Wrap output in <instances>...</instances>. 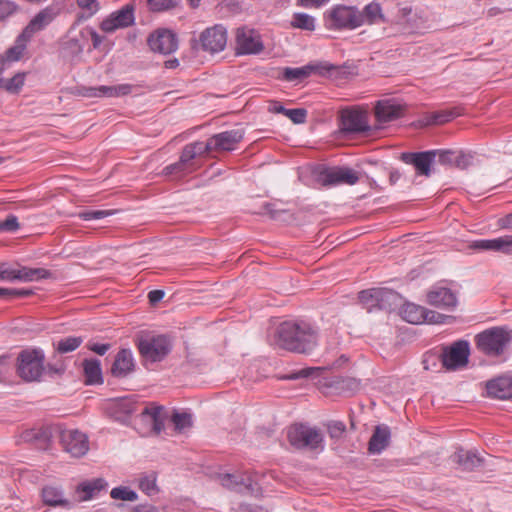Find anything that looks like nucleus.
Returning a JSON list of instances; mask_svg holds the SVG:
<instances>
[{"label":"nucleus","instance_id":"obj_19","mask_svg":"<svg viewBox=\"0 0 512 512\" xmlns=\"http://www.w3.org/2000/svg\"><path fill=\"white\" fill-rule=\"evenodd\" d=\"M404 110V106L395 100L385 99L376 102L374 114L379 123H387L403 116Z\"/></svg>","mask_w":512,"mask_h":512},{"label":"nucleus","instance_id":"obj_47","mask_svg":"<svg viewBox=\"0 0 512 512\" xmlns=\"http://www.w3.org/2000/svg\"><path fill=\"white\" fill-rule=\"evenodd\" d=\"M499 237L495 239L477 240L471 244V248L477 250H491L498 252Z\"/></svg>","mask_w":512,"mask_h":512},{"label":"nucleus","instance_id":"obj_37","mask_svg":"<svg viewBox=\"0 0 512 512\" xmlns=\"http://www.w3.org/2000/svg\"><path fill=\"white\" fill-rule=\"evenodd\" d=\"M221 485L228 489H235L239 492L252 489V482L246 483L243 478L238 480V477L233 474H224L220 477Z\"/></svg>","mask_w":512,"mask_h":512},{"label":"nucleus","instance_id":"obj_15","mask_svg":"<svg viewBox=\"0 0 512 512\" xmlns=\"http://www.w3.org/2000/svg\"><path fill=\"white\" fill-rule=\"evenodd\" d=\"M242 129H233L216 134L206 142L209 152L212 151H231L243 139Z\"/></svg>","mask_w":512,"mask_h":512},{"label":"nucleus","instance_id":"obj_30","mask_svg":"<svg viewBox=\"0 0 512 512\" xmlns=\"http://www.w3.org/2000/svg\"><path fill=\"white\" fill-rule=\"evenodd\" d=\"M85 383L88 385L103 382L101 363L98 359H85L82 363Z\"/></svg>","mask_w":512,"mask_h":512},{"label":"nucleus","instance_id":"obj_51","mask_svg":"<svg viewBox=\"0 0 512 512\" xmlns=\"http://www.w3.org/2000/svg\"><path fill=\"white\" fill-rule=\"evenodd\" d=\"M20 225L15 215H9L5 220L0 221V231L14 232Z\"/></svg>","mask_w":512,"mask_h":512},{"label":"nucleus","instance_id":"obj_7","mask_svg":"<svg viewBox=\"0 0 512 512\" xmlns=\"http://www.w3.org/2000/svg\"><path fill=\"white\" fill-rule=\"evenodd\" d=\"M227 44V31L222 25H214L206 28L199 36L198 40L192 41V48L198 46L205 52L211 54L221 52Z\"/></svg>","mask_w":512,"mask_h":512},{"label":"nucleus","instance_id":"obj_10","mask_svg":"<svg viewBox=\"0 0 512 512\" xmlns=\"http://www.w3.org/2000/svg\"><path fill=\"white\" fill-rule=\"evenodd\" d=\"M359 172L349 167L325 168L318 174V182L323 186L354 185L359 180Z\"/></svg>","mask_w":512,"mask_h":512},{"label":"nucleus","instance_id":"obj_9","mask_svg":"<svg viewBox=\"0 0 512 512\" xmlns=\"http://www.w3.org/2000/svg\"><path fill=\"white\" fill-rule=\"evenodd\" d=\"M469 354V343L466 340H459L449 347H444L439 359L447 370H457L467 365Z\"/></svg>","mask_w":512,"mask_h":512},{"label":"nucleus","instance_id":"obj_2","mask_svg":"<svg viewBox=\"0 0 512 512\" xmlns=\"http://www.w3.org/2000/svg\"><path fill=\"white\" fill-rule=\"evenodd\" d=\"M287 439L297 450L320 453L324 450V436L322 432L305 424L291 425L287 430Z\"/></svg>","mask_w":512,"mask_h":512},{"label":"nucleus","instance_id":"obj_64","mask_svg":"<svg viewBox=\"0 0 512 512\" xmlns=\"http://www.w3.org/2000/svg\"><path fill=\"white\" fill-rule=\"evenodd\" d=\"M133 512H159L158 509L152 505H137L133 508Z\"/></svg>","mask_w":512,"mask_h":512},{"label":"nucleus","instance_id":"obj_5","mask_svg":"<svg viewBox=\"0 0 512 512\" xmlns=\"http://www.w3.org/2000/svg\"><path fill=\"white\" fill-rule=\"evenodd\" d=\"M312 72L334 79L346 78L348 74L346 67H339L324 63L319 65H308L300 68H285L283 77L287 81L302 80L310 76Z\"/></svg>","mask_w":512,"mask_h":512},{"label":"nucleus","instance_id":"obj_23","mask_svg":"<svg viewBox=\"0 0 512 512\" xmlns=\"http://www.w3.org/2000/svg\"><path fill=\"white\" fill-rule=\"evenodd\" d=\"M135 369L133 354L130 349H121L115 356L114 363L111 368L113 376L118 378L126 377Z\"/></svg>","mask_w":512,"mask_h":512},{"label":"nucleus","instance_id":"obj_20","mask_svg":"<svg viewBox=\"0 0 512 512\" xmlns=\"http://www.w3.org/2000/svg\"><path fill=\"white\" fill-rule=\"evenodd\" d=\"M436 151H425L419 153H402L401 160L406 164H412L417 172L424 176H430L431 164L436 156Z\"/></svg>","mask_w":512,"mask_h":512},{"label":"nucleus","instance_id":"obj_12","mask_svg":"<svg viewBox=\"0 0 512 512\" xmlns=\"http://www.w3.org/2000/svg\"><path fill=\"white\" fill-rule=\"evenodd\" d=\"M60 442L64 450L73 457L84 456L89 450L87 436L77 429H65L60 432Z\"/></svg>","mask_w":512,"mask_h":512},{"label":"nucleus","instance_id":"obj_16","mask_svg":"<svg viewBox=\"0 0 512 512\" xmlns=\"http://www.w3.org/2000/svg\"><path fill=\"white\" fill-rule=\"evenodd\" d=\"M259 34L254 30L240 28L236 34L237 54H258L263 50Z\"/></svg>","mask_w":512,"mask_h":512},{"label":"nucleus","instance_id":"obj_29","mask_svg":"<svg viewBox=\"0 0 512 512\" xmlns=\"http://www.w3.org/2000/svg\"><path fill=\"white\" fill-rule=\"evenodd\" d=\"M390 430L387 426H377L369 441L368 450L372 454H378L389 444Z\"/></svg>","mask_w":512,"mask_h":512},{"label":"nucleus","instance_id":"obj_55","mask_svg":"<svg viewBox=\"0 0 512 512\" xmlns=\"http://www.w3.org/2000/svg\"><path fill=\"white\" fill-rule=\"evenodd\" d=\"M16 10V5L7 0H0V20L13 14Z\"/></svg>","mask_w":512,"mask_h":512},{"label":"nucleus","instance_id":"obj_31","mask_svg":"<svg viewBox=\"0 0 512 512\" xmlns=\"http://www.w3.org/2000/svg\"><path fill=\"white\" fill-rule=\"evenodd\" d=\"M427 309L422 306L408 303L402 309L403 319L411 324H421L426 322Z\"/></svg>","mask_w":512,"mask_h":512},{"label":"nucleus","instance_id":"obj_62","mask_svg":"<svg viewBox=\"0 0 512 512\" xmlns=\"http://www.w3.org/2000/svg\"><path fill=\"white\" fill-rule=\"evenodd\" d=\"M267 109L270 113H286V108L277 101H270Z\"/></svg>","mask_w":512,"mask_h":512},{"label":"nucleus","instance_id":"obj_42","mask_svg":"<svg viewBox=\"0 0 512 512\" xmlns=\"http://www.w3.org/2000/svg\"><path fill=\"white\" fill-rule=\"evenodd\" d=\"M47 370L50 374L62 375L66 370V364L64 358L61 356V353H57L55 350L52 357L51 362L47 364Z\"/></svg>","mask_w":512,"mask_h":512},{"label":"nucleus","instance_id":"obj_24","mask_svg":"<svg viewBox=\"0 0 512 512\" xmlns=\"http://www.w3.org/2000/svg\"><path fill=\"white\" fill-rule=\"evenodd\" d=\"M132 85L119 84L114 86H99L85 88L84 96L87 97H119L130 94Z\"/></svg>","mask_w":512,"mask_h":512},{"label":"nucleus","instance_id":"obj_56","mask_svg":"<svg viewBox=\"0 0 512 512\" xmlns=\"http://www.w3.org/2000/svg\"><path fill=\"white\" fill-rule=\"evenodd\" d=\"M361 387L360 380L356 378H346L342 380L341 388L343 390L349 391L351 393H354L358 391Z\"/></svg>","mask_w":512,"mask_h":512},{"label":"nucleus","instance_id":"obj_14","mask_svg":"<svg viewBox=\"0 0 512 512\" xmlns=\"http://www.w3.org/2000/svg\"><path fill=\"white\" fill-rule=\"evenodd\" d=\"M134 6L127 4L121 9L111 13L100 25L101 30L112 33L117 29H123L134 24Z\"/></svg>","mask_w":512,"mask_h":512},{"label":"nucleus","instance_id":"obj_18","mask_svg":"<svg viewBox=\"0 0 512 512\" xmlns=\"http://www.w3.org/2000/svg\"><path fill=\"white\" fill-rule=\"evenodd\" d=\"M148 45L154 52L170 54L177 49L178 41L176 35L170 30H159L148 38Z\"/></svg>","mask_w":512,"mask_h":512},{"label":"nucleus","instance_id":"obj_40","mask_svg":"<svg viewBox=\"0 0 512 512\" xmlns=\"http://www.w3.org/2000/svg\"><path fill=\"white\" fill-rule=\"evenodd\" d=\"M171 422L174 424L175 430L179 433L191 428L193 424L191 415L185 412H174L171 417Z\"/></svg>","mask_w":512,"mask_h":512},{"label":"nucleus","instance_id":"obj_22","mask_svg":"<svg viewBox=\"0 0 512 512\" xmlns=\"http://www.w3.org/2000/svg\"><path fill=\"white\" fill-rule=\"evenodd\" d=\"M487 394L495 399L506 400L512 398V377L500 376L486 384Z\"/></svg>","mask_w":512,"mask_h":512},{"label":"nucleus","instance_id":"obj_35","mask_svg":"<svg viewBox=\"0 0 512 512\" xmlns=\"http://www.w3.org/2000/svg\"><path fill=\"white\" fill-rule=\"evenodd\" d=\"M141 416L144 421L151 424L153 431L156 434H159L164 428L163 418L161 416V408L153 407V408H144L141 412Z\"/></svg>","mask_w":512,"mask_h":512},{"label":"nucleus","instance_id":"obj_26","mask_svg":"<svg viewBox=\"0 0 512 512\" xmlns=\"http://www.w3.org/2000/svg\"><path fill=\"white\" fill-rule=\"evenodd\" d=\"M106 487L107 482L103 478H96L80 483L76 488V493L80 501H87L98 495Z\"/></svg>","mask_w":512,"mask_h":512},{"label":"nucleus","instance_id":"obj_61","mask_svg":"<svg viewBox=\"0 0 512 512\" xmlns=\"http://www.w3.org/2000/svg\"><path fill=\"white\" fill-rule=\"evenodd\" d=\"M165 293L162 290H152L148 293V299L151 304H156L163 299Z\"/></svg>","mask_w":512,"mask_h":512},{"label":"nucleus","instance_id":"obj_11","mask_svg":"<svg viewBox=\"0 0 512 512\" xmlns=\"http://www.w3.org/2000/svg\"><path fill=\"white\" fill-rule=\"evenodd\" d=\"M328 23L330 28H357L361 26L360 11L355 7L338 6L330 12Z\"/></svg>","mask_w":512,"mask_h":512},{"label":"nucleus","instance_id":"obj_21","mask_svg":"<svg viewBox=\"0 0 512 512\" xmlns=\"http://www.w3.org/2000/svg\"><path fill=\"white\" fill-rule=\"evenodd\" d=\"M427 302L438 308L453 309L457 305V297L449 288L435 287L427 293Z\"/></svg>","mask_w":512,"mask_h":512},{"label":"nucleus","instance_id":"obj_57","mask_svg":"<svg viewBox=\"0 0 512 512\" xmlns=\"http://www.w3.org/2000/svg\"><path fill=\"white\" fill-rule=\"evenodd\" d=\"M452 319H453L452 316L443 315V314H440V313H437L434 311H429V310L427 311L426 322H428V323L438 324V323H444L447 320H452Z\"/></svg>","mask_w":512,"mask_h":512},{"label":"nucleus","instance_id":"obj_4","mask_svg":"<svg viewBox=\"0 0 512 512\" xmlns=\"http://www.w3.org/2000/svg\"><path fill=\"white\" fill-rule=\"evenodd\" d=\"M45 356L41 350H24L18 356V375L27 382L37 381L44 371Z\"/></svg>","mask_w":512,"mask_h":512},{"label":"nucleus","instance_id":"obj_1","mask_svg":"<svg viewBox=\"0 0 512 512\" xmlns=\"http://www.w3.org/2000/svg\"><path fill=\"white\" fill-rule=\"evenodd\" d=\"M275 342L291 352L309 353L317 344V331L306 321H285L277 327Z\"/></svg>","mask_w":512,"mask_h":512},{"label":"nucleus","instance_id":"obj_8","mask_svg":"<svg viewBox=\"0 0 512 512\" xmlns=\"http://www.w3.org/2000/svg\"><path fill=\"white\" fill-rule=\"evenodd\" d=\"M340 118V129L343 134L369 133L372 130L369 125L368 113L363 109H345L341 112Z\"/></svg>","mask_w":512,"mask_h":512},{"label":"nucleus","instance_id":"obj_43","mask_svg":"<svg viewBox=\"0 0 512 512\" xmlns=\"http://www.w3.org/2000/svg\"><path fill=\"white\" fill-rule=\"evenodd\" d=\"M180 0H147L148 9L152 12H162L175 8Z\"/></svg>","mask_w":512,"mask_h":512},{"label":"nucleus","instance_id":"obj_53","mask_svg":"<svg viewBox=\"0 0 512 512\" xmlns=\"http://www.w3.org/2000/svg\"><path fill=\"white\" fill-rule=\"evenodd\" d=\"M110 214H111L110 211L94 210V211L81 212L79 214V217L85 221H90V220H95V219H102Z\"/></svg>","mask_w":512,"mask_h":512},{"label":"nucleus","instance_id":"obj_34","mask_svg":"<svg viewBox=\"0 0 512 512\" xmlns=\"http://www.w3.org/2000/svg\"><path fill=\"white\" fill-rule=\"evenodd\" d=\"M397 23L406 30H413L419 28L423 20L413 13L410 7H403L399 9Z\"/></svg>","mask_w":512,"mask_h":512},{"label":"nucleus","instance_id":"obj_44","mask_svg":"<svg viewBox=\"0 0 512 512\" xmlns=\"http://www.w3.org/2000/svg\"><path fill=\"white\" fill-rule=\"evenodd\" d=\"M110 496L113 499L123 500V501H135L137 500V494L133 490L128 487H116L113 488L110 492Z\"/></svg>","mask_w":512,"mask_h":512},{"label":"nucleus","instance_id":"obj_17","mask_svg":"<svg viewBox=\"0 0 512 512\" xmlns=\"http://www.w3.org/2000/svg\"><path fill=\"white\" fill-rule=\"evenodd\" d=\"M205 153H210L206 143L197 141L188 144L183 148L179 161L165 167L164 173L166 175H170L175 172L183 171L187 164L196 156L203 155Z\"/></svg>","mask_w":512,"mask_h":512},{"label":"nucleus","instance_id":"obj_25","mask_svg":"<svg viewBox=\"0 0 512 512\" xmlns=\"http://www.w3.org/2000/svg\"><path fill=\"white\" fill-rule=\"evenodd\" d=\"M452 461L465 471H473L482 466L483 458L476 451L458 449L452 456Z\"/></svg>","mask_w":512,"mask_h":512},{"label":"nucleus","instance_id":"obj_48","mask_svg":"<svg viewBox=\"0 0 512 512\" xmlns=\"http://www.w3.org/2000/svg\"><path fill=\"white\" fill-rule=\"evenodd\" d=\"M375 296V288L363 290L359 293V300L366 306L368 312H371L374 308H376V306H372V304H375Z\"/></svg>","mask_w":512,"mask_h":512},{"label":"nucleus","instance_id":"obj_36","mask_svg":"<svg viewBox=\"0 0 512 512\" xmlns=\"http://www.w3.org/2000/svg\"><path fill=\"white\" fill-rule=\"evenodd\" d=\"M30 40L31 39L29 37L24 36V33H21L17 37L15 45L10 47L3 55L5 62L8 64L14 61H18L26 49L27 42H29Z\"/></svg>","mask_w":512,"mask_h":512},{"label":"nucleus","instance_id":"obj_45","mask_svg":"<svg viewBox=\"0 0 512 512\" xmlns=\"http://www.w3.org/2000/svg\"><path fill=\"white\" fill-rule=\"evenodd\" d=\"M50 436H51V434L47 429H41L38 431H34V430L25 431L21 435V438L23 441H26V442L37 441V440H43L46 442L50 439Z\"/></svg>","mask_w":512,"mask_h":512},{"label":"nucleus","instance_id":"obj_49","mask_svg":"<svg viewBox=\"0 0 512 512\" xmlns=\"http://www.w3.org/2000/svg\"><path fill=\"white\" fill-rule=\"evenodd\" d=\"M473 161L472 153L458 152L454 156V166L460 169L468 168Z\"/></svg>","mask_w":512,"mask_h":512},{"label":"nucleus","instance_id":"obj_50","mask_svg":"<svg viewBox=\"0 0 512 512\" xmlns=\"http://www.w3.org/2000/svg\"><path fill=\"white\" fill-rule=\"evenodd\" d=\"M285 116L295 124H302L306 120L307 111L303 108L286 109Z\"/></svg>","mask_w":512,"mask_h":512},{"label":"nucleus","instance_id":"obj_60","mask_svg":"<svg viewBox=\"0 0 512 512\" xmlns=\"http://www.w3.org/2000/svg\"><path fill=\"white\" fill-rule=\"evenodd\" d=\"M454 117L452 112L448 113H437L433 116V121L436 124H444L450 121Z\"/></svg>","mask_w":512,"mask_h":512},{"label":"nucleus","instance_id":"obj_3","mask_svg":"<svg viewBox=\"0 0 512 512\" xmlns=\"http://www.w3.org/2000/svg\"><path fill=\"white\" fill-rule=\"evenodd\" d=\"M512 341V330L503 327L487 329L475 337L477 348L487 356L502 355Z\"/></svg>","mask_w":512,"mask_h":512},{"label":"nucleus","instance_id":"obj_54","mask_svg":"<svg viewBox=\"0 0 512 512\" xmlns=\"http://www.w3.org/2000/svg\"><path fill=\"white\" fill-rule=\"evenodd\" d=\"M345 429L346 427L341 421H332L328 424V432L331 438H339Z\"/></svg>","mask_w":512,"mask_h":512},{"label":"nucleus","instance_id":"obj_32","mask_svg":"<svg viewBox=\"0 0 512 512\" xmlns=\"http://www.w3.org/2000/svg\"><path fill=\"white\" fill-rule=\"evenodd\" d=\"M43 502L48 506H62L69 505V501L64 498L63 492L56 486H45L42 489Z\"/></svg>","mask_w":512,"mask_h":512},{"label":"nucleus","instance_id":"obj_41","mask_svg":"<svg viewBox=\"0 0 512 512\" xmlns=\"http://www.w3.org/2000/svg\"><path fill=\"white\" fill-rule=\"evenodd\" d=\"M291 24L295 28L308 31H313L315 28L314 18L305 13H296Z\"/></svg>","mask_w":512,"mask_h":512},{"label":"nucleus","instance_id":"obj_39","mask_svg":"<svg viewBox=\"0 0 512 512\" xmlns=\"http://www.w3.org/2000/svg\"><path fill=\"white\" fill-rule=\"evenodd\" d=\"M83 342L82 337L70 336L61 339L56 344L57 353H68L76 350Z\"/></svg>","mask_w":512,"mask_h":512},{"label":"nucleus","instance_id":"obj_46","mask_svg":"<svg viewBox=\"0 0 512 512\" xmlns=\"http://www.w3.org/2000/svg\"><path fill=\"white\" fill-rule=\"evenodd\" d=\"M139 488L148 496L155 495L158 492L156 477L151 475L142 478L139 483Z\"/></svg>","mask_w":512,"mask_h":512},{"label":"nucleus","instance_id":"obj_63","mask_svg":"<svg viewBox=\"0 0 512 512\" xmlns=\"http://www.w3.org/2000/svg\"><path fill=\"white\" fill-rule=\"evenodd\" d=\"M89 349L95 353H97L98 355H104L109 349H110V344L106 343V344H92L89 346Z\"/></svg>","mask_w":512,"mask_h":512},{"label":"nucleus","instance_id":"obj_33","mask_svg":"<svg viewBox=\"0 0 512 512\" xmlns=\"http://www.w3.org/2000/svg\"><path fill=\"white\" fill-rule=\"evenodd\" d=\"M361 25L363 24H378L385 21L384 15L380 4L377 2H371L366 5L363 11L360 12Z\"/></svg>","mask_w":512,"mask_h":512},{"label":"nucleus","instance_id":"obj_58","mask_svg":"<svg viewBox=\"0 0 512 512\" xmlns=\"http://www.w3.org/2000/svg\"><path fill=\"white\" fill-rule=\"evenodd\" d=\"M439 162L444 165H454L455 152L452 151H441L438 154Z\"/></svg>","mask_w":512,"mask_h":512},{"label":"nucleus","instance_id":"obj_27","mask_svg":"<svg viewBox=\"0 0 512 512\" xmlns=\"http://www.w3.org/2000/svg\"><path fill=\"white\" fill-rule=\"evenodd\" d=\"M375 294V304H372V306H376L380 310H391L399 304V294L391 289L375 288Z\"/></svg>","mask_w":512,"mask_h":512},{"label":"nucleus","instance_id":"obj_28","mask_svg":"<svg viewBox=\"0 0 512 512\" xmlns=\"http://www.w3.org/2000/svg\"><path fill=\"white\" fill-rule=\"evenodd\" d=\"M53 17V13L50 9L40 11L24 28L22 33H24L25 37L31 39L36 32L44 29L53 20Z\"/></svg>","mask_w":512,"mask_h":512},{"label":"nucleus","instance_id":"obj_38","mask_svg":"<svg viewBox=\"0 0 512 512\" xmlns=\"http://www.w3.org/2000/svg\"><path fill=\"white\" fill-rule=\"evenodd\" d=\"M25 73H17L10 79H0V89H5L9 93H18L24 85Z\"/></svg>","mask_w":512,"mask_h":512},{"label":"nucleus","instance_id":"obj_59","mask_svg":"<svg viewBox=\"0 0 512 512\" xmlns=\"http://www.w3.org/2000/svg\"><path fill=\"white\" fill-rule=\"evenodd\" d=\"M319 368H304L299 370L298 372L289 376V379H298V378H307L311 376L313 373L318 372Z\"/></svg>","mask_w":512,"mask_h":512},{"label":"nucleus","instance_id":"obj_52","mask_svg":"<svg viewBox=\"0 0 512 512\" xmlns=\"http://www.w3.org/2000/svg\"><path fill=\"white\" fill-rule=\"evenodd\" d=\"M498 252L512 255V235L499 237Z\"/></svg>","mask_w":512,"mask_h":512},{"label":"nucleus","instance_id":"obj_6","mask_svg":"<svg viewBox=\"0 0 512 512\" xmlns=\"http://www.w3.org/2000/svg\"><path fill=\"white\" fill-rule=\"evenodd\" d=\"M140 355L147 361H162L171 351V342L164 335L141 338L137 344Z\"/></svg>","mask_w":512,"mask_h":512},{"label":"nucleus","instance_id":"obj_13","mask_svg":"<svg viewBox=\"0 0 512 512\" xmlns=\"http://www.w3.org/2000/svg\"><path fill=\"white\" fill-rule=\"evenodd\" d=\"M50 273L42 268L21 267L18 269L7 267L5 264L0 265V280L3 281H23L31 282L34 280L47 278Z\"/></svg>","mask_w":512,"mask_h":512}]
</instances>
